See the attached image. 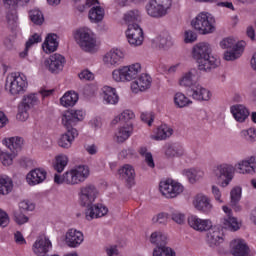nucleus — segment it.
<instances>
[{
	"label": "nucleus",
	"instance_id": "obj_1",
	"mask_svg": "<svg viewBox=\"0 0 256 256\" xmlns=\"http://www.w3.org/2000/svg\"><path fill=\"white\" fill-rule=\"evenodd\" d=\"M213 48L208 42H199L192 48V58L198 63L200 71H211L219 67V60L213 55Z\"/></svg>",
	"mask_w": 256,
	"mask_h": 256
},
{
	"label": "nucleus",
	"instance_id": "obj_2",
	"mask_svg": "<svg viewBox=\"0 0 256 256\" xmlns=\"http://www.w3.org/2000/svg\"><path fill=\"white\" fill-rule=\"evenodd\" d=\"M73 35L78 47L85 53H97L99 51L97 35L91 28L80 27L74 31Z\"/></svg>",
	"mask_w": 256,
	"mask_h": 256
},
{
	"label": "nucleus",
	"instance_id": "obj_3",
	"mask_svg": "<svg viewBox=\"0 0 256 256\" xmlns=\"http://www.w3.org/2000/svg\"><path fill=\"white\" fill-rule=\"evenodd\" d=\"M89 167L85 165L76 166L66 171L62 176L56 174L54 182L58 185L65 183L66 185H81L89 178Z\"/></svg>",
	"mask_w": 256,
	"mask_h": 256
},
{
	"label": "nucleus",
	"instance_id": "obj_4",
	"mask_svg": "<svg viewBox=\"0 0 256 256\" xmlns=\"http://www.w3.org/2000/svg\"><path fill=\"white\" fill-rule=\"evenodd\" d=\"M221 49L226 50L223 54L225 61H237L245 52L247 43L245 41H237L233 37H226L219 43Z\"/></svg>",
	"mask_w": 256,
	"mask_h": 256
},
{
	"label": "nucleus",
	"instance_id": "obj_5",
	"mask_svg": "<svg viewBox=\"0 0 256 256\" xmlns=\"http://www.w3.org/2000/svg\"><path fill=\"white\" fill-rule=\"evenodd\" d=\"M215 16L209 12H200L191 20V27L199 35L215 33Z\"/></svg>",
	"mask_w": 256,
	"mask_h": 256
},
{
	"label": "nucleus",
	"instance_id": "obj_6",
	"mask_svg": "<svg viewBox=\"0 0 256 256\" xmlns=\"http://www.w3.org/2000/svg\"><path fill=\"white\" fill-rule=\"evenodd\" d=\"M143 71L141 63L135 62L126 66H121L112 71V79L116 83H130L139 77V74Z\"/></svg>",
	"mask_w": 256,
	"mask_h": 256
},
{
	"label": "nucleus",
	"instance_id": "obj_7",
	"mask_svg": "<svg viewBox=\"0 0 256 256\" xmlns=\"http://www.w3.org/2000/svg\"><path fill=\"white\" fill-rule=\"evenodd\" d=\"M171 7L173 0H149L145 5V11L152 19H163L169 15Z\"/></svg>",
	"mask_w": 256,
	"mask_h": 256
},
{
	"label": "nucleus",
	"instance_id": "obj_8",
	"mask_svg": "<svg viewBox=\"0 0 256 256\" xmlns=\"http://www.w3.org/2000/svg\"><path fill=\"white\" fill-rule=\"evenodd\" d=\"M212 175L215 177L219 187L225 189L231 185V181L235 178V167L229 163L217 164L212 169Z\"/></svg>",
	"mask_w": 256,
	"mask_h": 256
},
{
	"label": "nucleus",
	"instance_id": "obj_9",
	"mask_svg": "<svg viewBox=\"0 0 256 256\" xmlns=\"http://www.w3.org/2000/svg\"><path fill=\"white\" fill-rule=\"evenodd\" d=\"M27 76L19 72H13L7 75L5 89L11 95H21L27 91Z\"/></svg>",
	"mask_w": 256,
	"mask_h": 256
},
{
	"label": "nucleus",
	"instance_id": "obj_10",
	"mask_svg": "<svg viewBox=\"0 0 256 256\" xmlns=\"http://www.w3.org/2000/svg\"><path fill=\"white\" fill-rule=\"evenodd\" d=\"M159 191L166 199H176L185 191V187L179 181L169 178L159 183Z\"/></svg>",
	"mask_w": 256,
	"mask_h": 256
},
{
	"label": "nucleus",
	"instance_id": "obj_11",
	"mask_svg": "<svg viewBox=\"0 0 256 256\" xmlns=\"http://www.w3.org/2000/svg\"><path fill=\"white\" fill-rule=\"evenodd\" d=\"M99 198V189L93 184L81 186L78 192L79 203L82 207H91Z\"/></svg>",
	"mask_w": 256,
	"mask_h": 256
},
{
	"label": "nucleus",
	"instance_id": "obj_12",
	"mask_svg": "<svg viewBox=\"0 0 256 256\" xmlns=\"http://www.w3.org/2000/svg\"><path fill=\"white\" fill-rule=\"evenodd\" d=\"M123 61H125V50L122 48H112L102 57L103 64L110 69L119 67Z\"/></svg>",
	"mask_w": 256,
	"mask_h": 256
},
{
	"label": "nucleus",
	"instance_id": "obj_13",
	"mask_svg": "<svg viewBox=\"0 0 256 256\" xmlns=\"http://www.w3.org/2000/svg\"><path fill=\"white\" fill-rule=\"evenodd\" d=\"M192 205L196 211L203 215H211L213 212V202L211 197L205 193H198L192 198Z\"/></svg>",
	"mask_w": 256,
	"mask_h": 256
},
{
	"label": "nucleus",
	"instance_id": "obj_14",
	"mask_svg": "<svg viewBox=\"0 0 256 256\" xmlns=\"http://www.w3.org/2000/svg\"><path fill=\"white\" fill-rule=\"evenodd\" d=\"M39 103V98L36 94L24 96L22 102L18 106L17 119L18 121H27L29 119V109L35 107Z\"/></svg>",
	"mask_w": 256,
	"mask_h": 256
},
{
	"label": "nucleus",
	"instance_id": "obj_15",
	"mask_svg": "<svg viewBox=\"0 0 256 256\" xmlns=\"http://www.w3.org/2000/svg\"><path fill=\"white\" fill-rule=\"evenodd\" d=\"M126 39L131 47H141L145 41L143 28L139 24H130L126 30Z\"/></svg>",
	"mask_w": 256,
	"mask_h": 256
},
{
	"label": "nucleus",
	"instance_id": "obj_16",
	"mask_svg": "<svg viewBox=\"0 0 256 256\" xmlns=\"http://www.w3.org/2000/svg\"><path fill=\"white\" fill-rule=\"evenodd\" d=\"M153 83V78L151 75L147 73H142L137 78L131 82V91L132 93H144V91H148L151 89V85Z\"/></svg>",
	"mask_w": 256,
	"mask_h": 256
},
{
	"label": "nucleus",
	"instance_id": "obj_17",
	"mask_svg": "<svg viewBox=\"0 0 256 256\" xmlns=\"http://www.w3.org/2000/svg\"><path fill=\"white\" fill-rule=\"evenodd\" d=\"M84 117L85 112L82 110L65 111L61 118L62 125L67 128V131H69V129H73V125H75V123L83 121Z\"/></svg>",
	"mask_w": 256,
	"mask_h": 256
},
{
	"label": "nucleus",
	"instance_id": "obj_18",
	"mask_svg": "<svg viewBox=\"0 0 256 256\" xmlns=\"http://www.w3.org/2000/svg\"><path fill=\"white\" fill-rule=\"evenodd\" d=\"M206 241L210 245V247H217L221 245L223 241H225L223 228L220 225H214L207 230Z\"/></svg>",
	"mask_w": 256,
	"mask_h": 256
},
{
	"label": "nucleus",
	"instance_id": "obj_19",
	"mask_svg": "<svg viewBox=\"0 0 256 256\" xmlns=\"http://www.w3.org/2000/svg\"><path fill=\"white\" fill-rule=\"evenodd\" d=\"M213 221L211 219L199 218L197 215H191L188 217V225L194 231L198 233H206L211 229Z\"/></svg>",
	"mask_w": 256,
	"mask_h": 256
},
{
	"label": "nucleus",
	"instance_id": "obj_20",
	"mask_svg": "<svg viewBox=\"0 0 256 256\" xmlns=\"http://www.w3.org/2000/svg\"><path fill=\"white\" fill-rule=\"evenodd\" d=\"M199 77H197V70L191 69L181 74L178 78V85L182 89H193V87L198 84Z\"/></svg>",
	"mask_w": 256,
	"mask_h": 256
},
{
	"label": "nucleus",
	"instance_id": "obj_21",
	"mask_svg": "<svg viewBox=\"0 0 256 256\" xmlns=\"http://www.w3.org/2000/svg\"><path fill=\"white\" fill-rule=\"evenodd\" d=\"M64 241L67 247L77 249V247H80L83 241H85V236L83 235V232L72 228L66 232Z\"/></svg>",
	"mask_w": 256,
	"mask_h": 256
},
{
	"label": "nucleus",
	"instance_id": "obj_22",
	"mask_svg": "<svg viewBox=\"0 0 256 256\" xmlns=\"http://www.w3.org/2000/svg\"><path fill=\"white\" fill-rule=\"evenodd\" d=\"M51 249H53V243L45 235L39 236L32 245L33 253L38 256L49 253Z\"/></svg>",
	"mask_w": 256,
	"mask_h": 256
},
{
	"label": "nucleus",
	"instance_id": "obj_23",
	"mask_svg": "<svg viewBox=\"0 0 256 256\" xmlns=\"http://www.w3.org/2000/svg\"><path fill=\"white\" fill-rule=\"evenodd\" d=\"M236 169L240 175H255L256 173V156H250L240 160L236 164Z\"/></svg>",
	"mask_w": 256,
	"mask_h": 256
},
{
	"label": "nucleus",
	"instance_id": "obj_24",
	"mask_svg": "<svg viewBox=\"0 0 256 256\" xmlns=\"http://www.w3.org/2000/svg\"><path fill=\"white\" fill-rule=\"evenodd\" d=\"M65 63L66 60L63 55L55 53L45 60L44 65L51 71V73H58V71H63Z\"/></svg>",
	"mask_w": 256,
	"mask_h": 256
},
{
	"label": "nucleus",
	"instance_id": "obj_25",
	"mask_svg": "<svg viewBox=\"0 0 256 256\" xmlns=\"http://www.w3.org/2000/svg\"><path fill=\"white\" fill-rule=\"evenodd\" d=\"M190 97L194 99V101H211L213 94L211 93V90L199 84L198 82V84H196L190 90Z\"/></svg>",
	"mask_w": 256,
	"mask_h": 256
},
{
	"label": "nucleus",
	"instance_id": "obj_26",
	"mask_svg": "<svg viewBox=\"0 0 256 256\" xmlns=\"http://www.w3.org/2000/svg\"><path fill=\"white\" fill-rule=\"evenodd\" d=\"M109 213V209L103 204H91L85 211V217L87 221H93V219H99L105 217Z\"/></svg>",
	"mask_w": 256,
	"mask_h": 256
},
{
	"label": "nucleus",
	"instance_id": "obj_27",
	"mask_svg": "<svg viewBox=\"0 0 256 256\" xmlns=\"http://www.w3.org/2000/svg\"><path fill=\"white\" fill-rule=\"evenodd\" d=\"M185 147L179 142L167 143L164 146V154L166 157L173 159L175 157H184L186 155Z\"/></svg>",
	"mask_w": 256,
	"mask_h": 256
},
{
	"label": "nucleus",
	"instance_id": "obj_28",
	"mask_svg": "<svg viewBox=\"0 0 256 256\" xmlns=\"http://www.w3.org/2000/svg\"><path fill=\"white\" fill-rule=\"evenodd\" d=\"M47 179V171L41 168H36L34 170H31L26 175V181L28 185L35 186L43 183Z\"/></svg>",
	"mask_w": 256,
	"mask_h": 256
},
{
	"label": "nucleus",
	"instance_id": "obj_29",
	"mask_svg": "<svg viewBox=\"0 0 256 256\" xmlns=\"http://www.w3.org/2000/svg\"><path fill=\"white\" fill-rule=\"evenodd\" d=\"M133 135V124H125L123 126L118 127L114 134L115 143H125L129 137Z\"/></svg>",
	"mask_w": 256,
	"mask_h": 256
},
{
	"label": "nucleus",
	"instance_id": "obj_30",
	"mask_svg": "<svg viewBox=\"0 0 256 256\" xmlns=\"http://www.w3.org/2000/svg\"><path fill=\"white\" fill-rule=\"evenodd\" d=\"M231 253L234 256H251L249 255V246L243 239H235L230 243Z\"/></svg>",
	"mask_w": 256,
	"mask_h": 256
},
{
	"label": "nucleus",
	"instance_id": "obj_31",
	"mask_svg": "<svg viewBox=\"0 0 256 256\" xmlns=\"http://www.w3.org/2000/svg\"><path fill=\"white\" fill-rule=\"evenodd\" d=\"M77 135H79V133L77 132V129L75 128L68 129L67 132L62 134L58 139L59 147H62V149H70Z\"/></svg>",
	"mask_w": 256,
	"mask_h": 256
},
{
	"label": "nucleus",
	"instance_id": "obj_32",
	"mask_svg": "<svg viewBox=\"0 0 256 256\" xmlns=\"http://www.w3.org/2000/svg\"><path fill=\"white\" fill-rule=\"evenodd\" d=\"M59 48V37L57 34H48L42 44L44 53H55Z\"/></svg>",
	"mask_w": 256,
	"mask_h": 256
},
{
	"label": "nucleus",
	"instance_id": "obj_33",
	"mask_svg": "<svg viewBox=\"0 0 256 256\" xmlns=\"http://www.w3.org/2000/svg\"><path fill=\"white\" fill-rule=\"evenodd\" d=\"M102 98L106 105H117L119 103V95H117V90L110 86H104L102 88Z\"/></svg>",
	"mask_w": 256,
	"mask_h": 256
},
{
	"label": "nucleus",
	"instance_id": "obj_34",
	"mask_svg": "<svg viewBox=\"0 0 256 256\" xmlns=\"http://www.w3.org/2000/svg\"><path fill=\"white\" fill-rule=\"evenodd\" d=\"M119 176L129 185L135 184V168L131 164H125L118 170Z\"/></svg>",
	"mask_w": 256,
	"mask_h": 256
},
{
	"label": "nucleus",
	"instance_id": "obj_35",
	"mask_svg": "<svg viewBox=\"0 0 256 256\" xmlns=\"http://www.w3.org/2000/svg\"><path fill=\"white\" fill-rule=\"evenodd\" d=\"M173 135V128L167 124L160 125L154 134L151 136V139L154 141H165Z\"/></svg>",
	"mask_w": 256,
	"mask_h": 256
},
{
	"label": "nucleus",
	"instance_id": "obj_36",
	"mask_svg": "<svg viewBox=\"0 0 256 256\" xmlns=\"http://www.w3.org/2000/svg\"><path fill=\"white\" fill-rule=\"evenodd\" d=\"M230 111L234 119L238 121V123H244L247 117H249V110L247 109V107L241 104L231 106Z\"/></svg>",
	"mask_w": 256,
	"mask_h": 256
},
{
	"label": "nucleus",
	"instance_id": "obj_37",
	"mask_svg": "<svg viewBox=\"0 0 256 256\" xmlns=\"http://www.w3.org/2000/svg\"><path fill=\"white\" fill-rule=\"evenodd\" d=\"M223 229H226V231H239L241 229V222L234 216H225L221 219V226Z\"/></svg>",
	"mask_w": 256,
	"mask_h": 256
},
{
	"label": "nucleus",
	"instance_id": "obj_38",
	"mask_svg": "<svg viewBox=\"0 0 256 256\" xmlns=\"http://www.w3.org/2000/svg\"><path fill=\"white\" fill-rule=\"evenodd\" d=\"M173 103L177 109H185L193 105V100L187 97L183 92H176L173 96Z\"/></svg>",
	"mask_w": 256,
	"mask_h": 256
},
{
	"label": "nucleus",
	"instance_id": "obj_39",
	"mask_svg": "<svg viewBox=\"0 0 256 256\" xmlns=\"http://www.w3.org/2000/svg\"><path fill=\"white\" fill-rule=\"evenodd\" d=\"M149 242L155 247H167V234L163 231L156 230L151 233Z\"/></svg>",
	"mask_w": 256,
	"mask_h": 256
},
{
	"label": "nucleus",
	"instance_id": "obj_40",
	"mask_svg": "<svg viewBox=\"0 0 256 256\" xmlns=\"http://www.w3.org/2000/svg\"><path fill=\"white\" fill-rule=\"evenodd\" d=\"M154 42L158 49H163L164 51L170 49V47H173V45H175L173 37H171V35H169L168 33H164L156 37Z\"/></svg>",
	"mask_w": 256,
	"mask_h": 256
},
{
	"label": "nucleus",
	"instance_id": "obj_41",
	"mask_svg": "<svg viewBox=\"0 0 256 256\" xmlns=\"http://www.w3.org/2000/svg\"><path fill=\"white\" fill-rule=\"evenodd\" d=\"M181 174L183 177H186L192 185L195 184L196 181H199V179H202L204 175L203 171L197 168H186L182 170Z\"/></svg>",
	"mask_w": 256,
	"mask_h": 256
},
{
	"label": "nucleus",
	"instance_id": "obj_42",
	"mask_svg": "<svg viewBox=\"0 0 256 256\" xmlns=\"http://www.w3.org/2000/svg\"><path fill=\"white\" fill-rule=\"evenodd\" d=\"M91 23H101L105 19V9L101 6H93L88 13Z\"/></svg>",
	"mask_w": 256,
	"mask_h": 256
},
{
	"label": "nucleus",
	"instance_id": "obj_43",
	"mask_svg": "<svg viewBox=\"0 0 256 256\" xmlns=\"http://www.w3.org/2000/svg\"><path fill=\"white\" fill-rule=\"evenodd\" d=\"M3 143L4 145H6L8 149H10V151H12V153H14V155H16L17 151H19L23 146V138L21 137L6 138L4 139Z\"/></svg>",
	"mask_w": 256,
	"mask_h": 256
},
{
	"label": "nucleus",
	"instance_id": "obj_44",
	"mask_svg": "<svg viewBox=\"0 0 256 256\" xmlns=\"http://www.w3.org/2000/svg\"><path fill=\"white\" fill-rule=\"evenodd\" d=\"M79 101V94L74 91L66 92L60 99V103L63 107H73Z\"/></svg>",
	"mask_w": 256,
	"mask_h": 256
},
{
	"label": "nucleus",
	"instance_id": "obj_45",
	"mask_svg": "<svg viewBox=\"0 0 256 256\" xmlns=\"http://www.w3.org/2000/svg\"><path fill=\"white\" fill-rule=\"evenodd\" d=\"M135 119V113L131 110H124L122 113L115 116L112 120V125H117V123H126V125L131 124L129 121Z\"/></svg>",
	"mask_w": 256,
	"mask_h": 256
},
{
	"label": "nucleus",
	"instance_id": "obj_46",
	"mask_svg": "<svg viewBox=\"0 0 256 256\" xmlns=\"http://www.w3.org/2000/svg\"><path fill=\"white\" fill-rule=\"evenodd\" d=\"M124 21L129 25H138L141 22V12L139 10H130L124 14Z\"/></svg>",
	"mask_w": 256,
	"mask_h": 256
},
{
	"label": "nucleus",
	"instance_id": "obj_47",
	"mask_svg": "<svg viewBox=\"0 0 256 256\" xmlns=\"http://www.w3.org/2000/svg\"><path fill=\"white\" fill-rule=\"evenodd\" d=\"M13 191V180L9 176H0V195H9Z\"/></svg>",
	"mask_w": 256,
	"mask_h": 256
},
{
	"label": "nucleus",
	"instance_id": "obj_48",
	"mask_svg": "<svg viewBox=\"0 0 256 256\" xmlns=\"http://www.w3.org/2000/svg\"><path fill=\"white\" fill-rule=\"evenodd\" d=\"M68 163H69V157L65 154H59L55 158V163H54L55 171H57L58 173H63Z\"/></svg>",
	"mask_w": 256,
	"mask_h": 256
},
{
	"label": "nucleus",
	"instance_id": "obj_49",
	"mask_svg": "<svg viewBox=\"0 0 256 256\" xmlns=\"http://www.w3.org/2000/svg\"><path fill=\"white\" fill-rule=\"evenodd\" d=\"M243 193V188L241 186H235L230 191V205L232 207H237L238 203L241 201V195Z\"/></svg>",
	"mask_w": 256,
	"mask_h": 256
},
{
	"label": "nucleus",
	"instance_id": "obj_50",
	"mask_svg": "<svg viewBox=\"0 0 256 256\" xmlns=\"http://www.w3.org/2000/svg\"><path fill=\"white\" fill-rule=\"evenodd\" d=\"M152 256H177V253L169 246H159L154 247Z\"/></svg>",
	"mask_w": 256,
	"mask_h": 256
},
{
	"label": "nucleus",
	"instance_id": "obj_51",
	"mask_svg": "<svg viewBox=\"0 0 256 256\" xmlns=\"http://www.w3.org/2000/svg\"><path fill=\"white\" fill-rule=\"evenodd\" d=\"M83 1H85V0H74L75 8L80 13L87 11V9H89V7H91L93 5L99 4V0H86L85 3H83Z\"/></svg>",
	"mask_w": 256,
	"mask_h": 256
},
{
	"label": "nucleus",
	"instance_id": "obj_52",
	"mask_svg": "<svg viewBox=\"0 0 256 256\" xmlns=\"http://www.w3.org/2000/svg\"><path fill=\"white\" fill-rule=\"evenodd\" d=\"M29 17L32 23H34V25H43V23L45 22L43 12H41V10L37 8L30 10Z\"/></svg>",
	"mask_w": 256,
	"mask_h": 256
},
{
	"label": "nucleus",
	"instance_id": "obj_53",
	"mask_svg": "<svg viewBox=\"0 0 256 256\" xmlns=\"http://www.w3.org/2000/svg\"><path fill=\"white\" fill-rule=\"evenodd\" d=\"M240 137L248 141V143H255L256 141V129L255 128H248L244 129L240 132Z\"/></svg>",
	"mask_w": 256,
	"mask_h": 256
},
{
	"label": "nucleus",
	"instance_id": "obj_54",
	"mask_svg": "<svg viewBox=\"0 0 256 256\" xmlns=\"http://www.w3.org/2000/svg\"><path fill=\"white\" fill-rule=\"evenodd\" d=\"M170 217L174 223L177 225H185V219L186 216L183 212L178 211V210H172L170 213Z\"/></svg>",
	"mask_w": 256,
	"mask_h": 256
},
{
	"label": "nucleus",
	"instance_id": "obj_55",
	"mask_svg": "<svg viewBox=\"0 0 256 256\" xmlns=\"http://www.w3.org/2000/svg\"><path fill=\"white\" fill-rule=\"evenodd\" d=\"M13 217L17 225H25V223H29V216L25 215L20 210L14 211Z\"/></svg>",
	"mask_w": 256,
	"mask_h": 256
},
{
	"label": "nucleus",
	"instance_id": "obj_56",
	"mask_svg": "<svg viewBox=\"0 0 256 256\" xmlns=\"http://www.w3.org/2000/svg\"><path fill=\"white\" fill-rule=\"evenodd\" d=\"M15 153H7V152H3L0 151V161L2 162V165H4L5 167H9V165L13 164V159H15Z\"/></svg>",
	"mask_w": 256,
	"mask_h": 256
},
{
	"label": "nucleus",
	"instance_id": "obj_57",
	"mask_svg": "<svg viewBox=\"0 0 256 256\" xmlns=\"http://www.w3.org/2000/svg\"><path fill=\"white\" fill-rule=\"evenodd\" d=\"M211 193L214 201H216L218 205H223V203H225V200H223V193H221V189L217 185L211 186Z\"/></svg>",
	"mask_w": 256,
	"mask_h": 256
},
{
	"label": "nucleus",
	"instance_id": "obj_58",
	"mask_svg": "<svg viewBox=\"0 0 256 256\" xmlns=\"http://www.w3.org/2000/svg\"><path fill=\"white\" fill-rule=\"evenodd\" d=\"M41 41H43V38L41 37L40 34L35 33V34L31 35L29 37L28 41L26 42V50L31 49V47H33V45H37V43H41Z\"/></svg>",
	"mask_w": 256,
	"mask_h": 256
},
{
	"label": "nucleus",
	"instance_id": "obj_59",
	"mask_svg": "<svg viewBox=\"0 0 256 256\" xmlns=\"http://www.w3.org/2000/svg\"><path fill=\"white\" fill-rule=\"evenodd\" d=\"M18 207H19L18 211H21L22 213L25 211H34L35 210V204H33L29 200H23V201L19 202Z\"/></svg>",
	"mask_w": 256,
	"mask_h": 256
},
{
	"label": "nucleus",
	"instance_id": "obj_60",
	"mask_svg": "<svg viewBox=\"0 0 256 256\" xmlns=\"http://www.w3.org/2000/svg\"><path fill=\"white\" fill-rule=\"evenodd\" d=\"M169 221V213L167 212H161L152 218L153 223H160L162 225H165Z\"/></svg>",
	"mask_w": 256,
	"mask_h": 256
},
{
	"label": "nucleus",
	"instance_id": "obj_61",
	"mask_svg": "<svg viewBox=\"0 0 256 256\" xmlns=\"http://www.w3.org/2000/svg\"><path fill=\"white\" fill-rule=\"evenodd\" d=\"M197 41V33L192 30H186L184 32V42L185 43H195Z\"/></svg>",
	"mask_w": 256,
	"mask_h": 256
},
{
	"label": "nucleus",
	"instance_id": "obj_62",
	"mask_svg": "<svg viewBox=\"0 0 256 256\" xmlns=\"http://www.w3.org/2000/svg\"><path fill=\"white\" fill-rule=\"evenodd\" d=\"M133 155H135L133 148H124L119 152L118 157L119 159H129V157H133Z\"/></svg>",
	"mask_w": 256,
	"mask_h": 256
},
{
	"label": "nucleus",
	"instance_id": "obj_63",
	"mask_svg": "<svg viewBox=\"0 0 256 256\" xmlns=\"http://www.w3.org/2000/svg\"><path fill=\"white\" fill-rule=\"evenodd\" d=\"M79 79L82 81H93L95 75L89 70H84L79 74Z\"/></svg>",
	"mask_w": 256,
	"mask_h": 256
},
{
	"label": "nucleus",
	"instance_id": "obj_64",
	"mask_svg": "<svg viewBox=\"0 0 256 256\" xmlns=\"http://www.w3.org/2000/svg\"><path fill=\"white\" fill-rule=\"evenodd\" d=\"M9 225V215L0 208V227H7Z\"/></svg>",
	"mask_w": 256,
	"mask_h": 256
}]
</instances>
